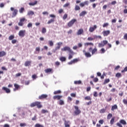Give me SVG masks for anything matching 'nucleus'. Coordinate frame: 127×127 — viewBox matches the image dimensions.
Masks as SVG:
<instances>
[{"mask_svg": "<svg viewBox=\"0 0 127 127\" xmlns=\"http://www.w3.org/2000/svg\"><path fill=\"white\" fill-rule=\"evenodd\" d=\"M27 14L28 15H33V14H34V12H33V11H29V12H28Z\"/></svg>", "mask_w": 127, "mask_h": 127, "instance_id": "a19ab883", "label": "nucleus"}, {"mask_svg": "<svg viewBox=\"0 0 127 127\" xmlns=\"http://www.w3.org/2000/svg\"><path fill=\"white\" fill-rule=\"evenodd\" d=\"M62 51H68L69 53H71L72 55H75V53L71 50V48L69 47H64L63 49H62Z\"/></svg>", "mask_w": 127, "mask_h": 127, "instance_id": "f03ea898", "label": "nucleus"}, {"mask_svg": "<svg viewBox=\"0 0 127 127\" xmlns=\"http://www.w3.org/2000/svg\"><path fill=\"white\" fill-rule=\"evenodd\" d=\"M127 66L125 67L124 70L121 71L122 73H125V72H127Z\"/></svg>", "mask_w": 127, "mask_h": 127, "instance_id": "4d7b16f0", "label": "nucleus"}, {"mask_svg": "<svg viewBox=\"0 0 127 127\" xmlns=\"http://www.w3.org/2000/svg\"><path fill=\"white\" fill-rule=\"evenodd\" d=\"M59 105H60V106H63V105H64V101H63L62 100H60L59 101Z\"/></svg>", "mask_w": 127, "mask_h": 127, "instance_id": "58836bf2", "label": "nucleus"}, {"mask_svg": "<svg viewBox=\"0 0 127 127\" xmlns=\"http://www.w3.org/2000/svg\"><path fill=\"white\" fill-rule=\"evenodd\" d=\"M45 73H53L52 68H47L45 70Z\"/></svg>", "mask_w": 127, "mask_h": 127, "instance_id": "412c9836", "label": "nucleus"}, {"mask_svg": "<svg viewBox=\"0 0 127 127\" xmlns=\"http://www.w3.org/2000/svg\"><path fill=\"white\" fill-rule=\"evenodd\" d=\"M114 110H118V105L116 104L113 105L111 108V111H114Z\"/></svg>", "mask_w": 127, "mask_h": 127, "instance_id": "b1692460", "label": "nucleus"}, {"mask_svg": "<svg viewBox=\"0 0 127 127\" xmlns=\"http://www.w3.org/2000/svg\"><path fill=\"white\" fill-rule=\"evenodd\" d=\"M19 11L20 13H23V11H24V7H21L19 10Z\"/></svg>", "mask_w": 127, "mask_h": 127, "instance_id": "37998d69", "label": "nucleus"}, {"mask_svg": "<svg viewBox=\"0 0 127 127\" xmlns=\"http://www.w3.org/2000/svg\"><path fill=\"white\" fill-rule=\"evenodd\" d=\"M98 51V49H97L96 48L93 49L92 51V55H94V53H96Z\"/></svg>", "mask_w": 127, "mask_h": 127, "instance_id": "c756f323", "label": "nucleus"}, {"mask_svg": "<svg viewBox=\"0 0 127 127\" xmlns=\"http://www.w3.org/2000/svg\"><path fill=\"white\" fill-rule=\"evenodd\" d=\"M100 113L101 114H104V113H106V109H102L100 110Z\"/></svg>", "mask_w": 127, "mask_h": 127, "instance_id": "de8ad7c7", "label": "nucleus"}, {"mask_svg": "<svg viewBox=\"0 0 127 127\" xmlns=\"http://www.w3.org/2000/svg\"><path fill=\"white\" fill-rule=\"evenodd\" d=\"M10 10L12 12V17H14L16 16V15L17 14V13L18 12V10L17 9H14V8L11 7L10 8Z\"/></svg>", "mask_w": 127, "mask_h": 127, "instance_id": "423d86ee", "label": "nucleus"}, {"mask_svg": "<svg viewBox=\"0 0 127 127\" xmlns=\"http://www.w3.org/2000/svg\"><path fill=\"white\" fill-rule=\"evenodd\" d=\"M14 87H15V88L13 89L14 92H15V91H17L19 89H20V86L16 83L14 84Z\"/></svg>", "mask_w": 127, "mask_h": 127, "instance_id": "f3484780", "label": "nucleus"}, {"mask_svg": "<svg viewBox=\"0 0 127 127\" xmlns=\"http://www.w3.org/2000/svg\"><path fill=\"white\" fill-rule=\"evenodd\" d=\"M18 35L20 37H23L25 35V30H20L18 33Z\"/></svg>", "mask_w": 127, "mask_h": 127, "instance_id": "9d476101", "label": "nucleus"}, {"mask_svg": "<svg viewBox=\"0 0 127 127\" xmlns=\"http://www.w3.org/2000/svg\"><path fill=\"white\" fill-rule=\"evenodd\" d=\"M111 33V31L110 30L104 31L102 32L103 34V36H108Z\"/></svg>", "mask_w": 127, "mask_h": 127, "instance_id": "2eb2a0df", "label": "nucleus"}, {"mask_svg": "<svg viewBox=\"0 0 127 127\" xmlns=\"http://www.w3.org/2000/svg\"><path fill=\"white\" fill-rule=\"evenodd\" d=\"M74 9L76 11H77V10H80V9H81V8H80V6L78 5H76L74 7Z\"/></svg>", "mask_w": 127, "mask_h": 127, "instance_id": "a878e982", "label": "nucleus"}, {"mask_svg": "<svg viewBox=\"0 0 127 127\" xmlns=\"http://www.w3.org/2000/svg\"><path fill=\"white\" fill-rule=\"evenodd\" d=\"M116 77H117V78H121V77H122V73L118 72L116 74Z\"/></svg>", "mask_w": 127, "mask_h": 127, "instance_id": "72a5a7b5", "label": "nucleus"}, {"mask_svg": "<svg viewBox=\"0 0 127 127\" xmlns=\"http://www.w3.org/2000/svg\"><path fill=\"white\" fill-rule=\"evenodd\" d=\"M108 26H109V23H105L103 25V27L105 28V27H108Z\"/></svg>", "mask_w": 127, "mask_h": 127, "instance_id": "09e8293b", "label": "nucleus"}, {"mask_svg": "<svg viewBox=\"0 0 127 127\" xmlns=\"http://www.w3.org/2000/svg\"><path fill=\"white\" fill-rule=\"evenodd\" d=\"M32 79H33L34 80H35V79H36V78H37V76L36 75V74H33L32 76Z\"/></svg>", "mask_w": 127, "mask_h": 127, "instance_id": "e2e57ef3", "label": "nucleus"}, {"mask_svg": "<svg viewBox=\"0 0 127 127\" xmlns=\"http://www.w3.org/2000/svg\"><path fill=\"white\" fill-rule=\"evenodd\" d=\"M31 64V61H28L25 62L24 66H25V67H27L28 66H30Z\"/></svg>", "mask_w": 127, "mask_h": 127, "instance_id": "aec40b11", "label": "nucleus"}, {"mask_svg": "<svg viewBox=\"0 0 127 127\" xmlns=\"http://www.w3.org/2000/svg\"><path fill=\"white\" fill-rule=\"evenodd\" d=\"M69 5H70V3L67 2L65 4H64L63 6L64 7H67V6H69Z\"/></svg>", "mask_w": 127, "mask_h": 127, "instance_id": "3c124183", "label": "nucleus"}, {"mask_svg": "<svg viewBox=\"0 0 127 127\" xmlns=\"http://www.w3.org/2000/svg\"><path fill=\"white\" fill-rule=\"evenodd\" d=\"M79 62V59H74L71 61L70 62L68 63V65H72V64H75V63H77V62Z\"/></svg>", "mask_w": 127, "mask_h": 127, "instance_id": "1a4fd4ad", "label": "nucleus"}, {"mask_svg": "<svg viewBox=\"0 0 127 127\" xmlns=\"http://www.w3.org/2000/svg\"><path fill=\"white\" fill-rule=\"evenodd\" d=\"M73 55H72L71 53H69V54L68 55L69 60H70V59H72V58H73Z\"/></svg>", "mask_w": 127, "mask_h": 127, "instance_id": "a18cd8bd", "label": "nucleus"}, {"mask_svg": "<svg viewBox=\"0 0 127 127\" xmlns=\"http://www.w3.org/2000/svg\"><path fill=\"white\" fill-rule=\"evenodd\" d=\"M54 21H55L54 19H51L48 21V24H50V23H52V22H54Z\"/></svg>", "mask_w": 127, "mask_h": 127, "instance_id": "e433bc0d", "label": "nucleus"}, {"mask_svg": "<svg viewBox=\"0 0 127 127\" xmlns=\"http://www.w3.org/2000/svg\"><path fill=\"white\" fill-rule=\"evenodd\" d=\"M70 96H71V97H72L73 98H75L76 93H71Z\"/></svg>", "mask_w": 127, "mask_h": 127, "instance_id": "69168bd1", "label": "nucleus"}, {"mask_svg": "<svg viewBox=\"0 0 127 127\" xmlns=\"http://www.w3.org/2000/svg\"><path fill=\"white\" fill-rule=\"evenodd\" d=\"M75 111H74V114L75 115V116H78L81 114V110L79 109V107L77 106H74Z\"/></svg>", "mask_w": 127, "mask_h": 127, "instance_id": "20e7f679", "label": "nucleus"}, {"mask_svg": "<svg viewBox=\"0 0 127 127\" xmlns=\"http://www.w3.org/2000/svg\"><path fill=\"white\" fill-rule=\"evenodd\" d=\"M42 33H46V28H43L42 30Z\"/></svg>", "mask_w": 127, "mask_h": 127, "instance_id": "603ef678", "label": "nucleus"}, {"mask_svg": "<svg viewBox=\"0 0 127 127\" xmlns=\"http://www.w3.org/2000/svg\"><path fill=\"white\" fill-rule=\"evenodd\" d=\"M83 3H84V5H89V1L88 0H85Z\"/></svg>", "mask_w": 127, "mask_h": 127, "instance_id": "bf43d9fd", "label": "nucleus"}, {"mask_svg": "<svg viewBox=\"0 0 127 127\" xmlns=\"http://www.w3.org/2000/svg\"><path fill=\"white\" fill-rule=\"evenodd\" d=\"M110 82V79H106L104 80V82L103 83L104 85H106V84H108V83Z\"/></svg>", "mask_w": 127, "mask_h": 127, "instance_id": "2f4dec72", "label": "nucleus"}, {"mask_svg": "<svg viewBox=\"0 0 127 127\" xmlns=\"http://www.w3.org/2000/svg\"><path fill=\"white\" fill-rule=\"evenodd\" d=\"M14 38V35H11L8 37L9 40H13Z\"/></svg>", "mask_w": 127, "mask_h": 127, "instance_id": "f704fd0d", "label": "nucleus"}, {"mask_svg": "<svg viewBox=\"0 0 127 127\" xmlns=\"http://www.w3.org/2000/svg\"><path fill=\"white\" fill-rule=\"evenodd\" d=\"M113 117V114L110 113L107 116V120H111V119Z\"/></svg>", "mask_w": 127, "mask_h": 127, "instance_id": "7c9ffc66", "label": "nucleus"}, {"mask_svg": "<svg viewBox=\"0 0 127 127\" xmlns=\"http://www.w3.org/2000/svg\"><path fill=\"white\" fill-rule=\"evenodd\" d=\"M98 38V36L97 35H93V37H89L87 38V40L88 41H93V40H95V39H97Z\"/></svg>", "mask_w": 127, "mask_h": 127, "instance_id": "9b49d317", "label": "nucleus"}, {"mask_svg": "<svg viewBox=\"0 0 127 127\" xmlns=\"http://www.w3.org/2000/svg\"><path fill=\"white\" fill-rule=\"evenodd\" d=\"M63 43L62 42H59L57 44V45L58 46L56 47L55 50V51H57V50H59L60 49V47H61V45H62Z\"/></svg>", "mask_w": 127, "mask_h": 127, "instance_id": "ddd939ff", "label": "nucleus"}, {"mask_svg": "<svg viewBox=\"0 0 127 127\" xmlns=\"http://www.w3.org/2000/svg\"><path fill=\"white\" fill-rule=\"evenodd\" d=\"M99 81V79L97 77H95L93 79V82L97 83Z\"/></svg>", "mask_w": 127, "mask_h": 127, "instance_id": "680f3d73", "label": "nucleus"}, {"mask_svg": "<svg viewBox=\"0 0 127 127\" xmlns=\"http://www.w3.org/2000/svg\"><path fill=\"white\" fill-rule=\"evenodd\" d=\"M27 27H28V28H29L30 27H32V23H29L27 25Z\"/></svg>", "mask_w": 127, "mask_h": 127, "instance_id": "0e129e2a", "label": "nucleus"}, {"mask_svg": "<svg viewBox=\"0 0 127 127\" xmlns=\"http://www.w3.org/2000/svg\"><path fill=\"white\" fill-rule=\"evenodd\" d=\"M100 52L101 54H103L106 52V50H105V49L102 48L100 50Z\"/></svg>", "mask_w": 127, "mask_h": 127, "instance_id": "8fccbe9b", "label": "nucleus"}, {"mask_svg": "<svg viewBox=\"0 0 127 127\" xmlns=\"http://www.w3.org/2000/svg\"><path fill=\"white\" fill-rule=\"evenodd\" d=\"M93 96L94 97H98V92H97V91H94L93 92Z\"/></svg>", "mask_w": 127, "mask_h": 127, "instance_id": "052dcab7", "label": "nucleus"}, {"mask_svg": "<svg viewBox=\"0 0 127 127\" xmlns=\"http://www.w3.org/2000/svg\"><path fill=\"white\" fill-rule=\"evenodd\" d=\"M104 46H105V44H103L102 42L98 44V47H104Z\"/></svg>", "mask_w": 127, "mask_h": 127, "instance_id": "79ce46f5", "label": "nucleus"}, {"mask_svg": "<svg viewBox=\"0 0 127 127\" xmlns=\"http://www.w3.org/2000/svg\"><path fill=\"white\" fill-rule=\"evenodd\" d=\"M83 33L84 30L83 29H79L76 32L77 35H81V34H83Z\"/></svg>", "mask_w": 127, "mask_h": 127, "instance_id": "dca6fc26", "label": "nucleus"}, {"mask_svg": "<svg viewBox=\"0 0 127 127\" xmlns=\"http://www.w3.org/2000/svg\"><path fill=\"white\" fill-rule=\"evenodd\" d=\"M84 45L86 46H89V45H91V46H94V44L93 43H86Z\"/></svg>", "mask_w": 127, "mask_h": 127, "instance_id": "c9c22d12", "label": "nucleus"}, {"mask_svg": "<svg viewBox=\"0 0 127 127\" xmlns=\"http://www.w3.org/2000/svg\"><path fill=\"white\" fill-rule=\"evenodd\" d=\"M35 127H44V126H43V125H41L39 124H36L35 125Z\"/></svg>", "mask_w": 127, "mask_h": 127, "instance_id": "49530a36", "label": "nucleus"}, {"mask_svg": "<svg viewBox=\"0 0 127 127\" xmlns=\"http://www.w3.org/2000/svg\"><path fill=\"white\" fill-rule=\"evenodd\" d=\"M124 39L125 40H127V33H126L124 36Z\"/></svg>", "mask_w": 127, "mask_h": 127, "instance_id": "338daca9", "label": "nucleus"}, {"mask_svg": "<svg viewBox=\"0 0 127 127\" xmlns=\"http://www.w3.org/2000/svg\"><path fill=\"white\" fill-rule=\"evenodd\" d=\"M126 126L127 125V122L125 120H121L119 122L117 123L116 125L119 127H123V125Z\"/></svg>", "mask_w": 127, "mask_h": 127, "instance_id": "7ed1b4c3", "label": "nucleus"}, {"mask_svg": "<svg viewBox=\"0 0 127 127\" xmlns=\"http://www.w3.org/2000/svg\"><path fill=\"white\" fill-rule=\"evenodd\" d=\"M6 55V53L4 51L0 52V57H3V56H5Z\"/></svg>", "mask_w": 127, "mask_h": 127, "instance_id": "4be33fe9", "label": "nucleus"}, {"mask_svg": "<svg viewBox=\"0 0 127 127\" xmlns=\"http://www.w3.org/2000/svg\"><path fill=\"white\" fill-rule=\"evenodd\" d=\"M30 107H31V108H33V107H37L38 109H41V108H42V105H41V102L36 101L30 104Z\"/></svg>", "mask_w": 127, "mask_h": 127, "instance_id": "f257e3e1", "label": "nucleus"}, {"mask_svg": "<svg viewBox=\"0 0 127 127\" xmlns=\"http://www.w3.org/2000/svg\"><path fill=\"white\" fill-rule=\"evenodd\" d=\"M87 13V11H82L79 13V16H85V15Z\"/></svg>", "mask_w": 127, "mask_h": 127, "instance_id": "5701e85b", "label": "nucleus"}, {"mask_svg": "<svg viewBox=\"0 0 127 127\" xmlns=\"http://www.w3.org/2000/svg\"><path fill=\"white\" fill-rule=\"evenodd\" d=\"M29 4L32 6L35 5V4H37V1L36 0L34 2H30Z\"/></svg>", "mask_w": 127, "mask_h": 127, "instance_id": "c85d7f7f", "label": "nucleus"}, {"mask_svg": "<svg viewBox=\"0 0 127 127\" xmlns=\"http://www.w3.org/2000/svg\"><path fill=\"white\" fill-rule=\"evenodd\" d=\"M48 97L47 94H42L41 95L39 96V100H43L44 99H46Z\"/></svg>", "mask_w": 127, "mask_h": 127, "instance_id": "4468645a", "label": "nucleus"}, {"mask_svg": "<svg viewBox=\"0 0 127 127\" xmlns=\"http://www.w3.org/2000/svg\"><path fill=\"white\" fill-rule=\"evenodd\" d=\"M36 51H37V52H38V53H39V52H40V47H36Z\"/></svg>", "mask_w": 127, "mask_h": 127, "instance_id": "6e6d98bb", "label": "nucleus"}, {"mask_svg": "<svg viewBox=\"0 0 127 127\" xmlns=\"http://www.w3.org/2000/svg\"><path fill=\"white\" fill-rule=\"evenodd\" d=\"M85 55L86 57H87V58L91 57V56H92V55H91V54H90V53H85Z\"/></svg>", "mask_w": 127, "mask_h": 127, "instance_id": "ea45409f", "label": "nucleus"}, {"mask_svg": "<svg viewBox=\"0 0 127 127\" xmlns=\"http://www.w3.org/2000/svg\"><path fill=\"white\" fill-rule=\"evenodd\" d=\"M77 21V19H71L68 23H67V26H68V27H71V26H72L73 24H74V23L75 22H76Z\"/></svg>", "mask_w": 127, "mask_h": 127, "instance_id": "0eeeda50", "label": "nucleus"}, {"mask_svg": "<svg viewBox=\"0 0 127 127\" xmlns=\"http://www.w3.org/2000/svg\"><path fill=\"white\" fill-rule=\"evenodd\" d=\"M49 44L50 46H53V45H54L53 42L52 41H49Z\"/></svg>", "mask_w": 127, "mask_h": 127, "instance_id": "864d4df0", "label": "nucleus"}, {"mask_svg": "<svg viewBox=\"0 0 127 127\" xmlns=\"http://www.w3.org/2000/svg\"><path fill=\"white\" fill-rule=\"evenodd\" d=\"M20 127H26V123H20Z\"/></svg>", "mask_w": 127, "mask_h": 127, "instance_id": "13d9d810", "label": "nucleus"}, {"mask_svg": "<svg viewBox=\"0 0 127 127\" xmlns=\"http://www.w3.org/2000/svg\"><path fill=\"white\" fill-rule=\"evenodd\" d=\"M63 97L62 95H56L53 97L54 100H60Z\"/></svg>", "mask_w": 127, "mask_h": 127, "instance_id": "6ab92c4d", "label": "nucleus"}, {"mask_svg": "<svg viewBox=\"0 0 127 127\" xmlns=\"http://www.w3.org/2000/svg\"><path fill=\"white\" fill-rule=\"evenodd\" d=\"M60 60L62 62H64L65 61H66V58L64 57H62L60 58Z\"/></svg>", "mask_w": 127, "mask_h": 127, "instance_id": "bb28decb", "label": "nucleus"}, {"mask_svg": "<svg viewBox=\"0 0 127 127\" xmlns=\"http://www.w3.org/2000/svg\"><path fill=\"white\" fill-rule=\"evenodd\" d=\"M67 17H68V14L65 13V14L64 15L63 18V19H64V20H65V19H66L67 18Z\"/></svg>", "mask_w": 127, "mask_h": 127, "instance_id": "c03bdc74", "label": "nucleus"}, {"mask_svg": "<svg viewBox=\"0 0 127 127\" xmlns=\"http://www.w3.org/2000/svg\"><path fill=\"white\" fill-rule=\"evenodd\" d=\"M102 42L103 44H104V46L108 44V41H107V40H103Z\"/></svg>", "mask_w": 127, "mask_h": 127, "instance_id": "5fc2aeb1", "label": "nucleus"}, {"mask_svg": "<svg viewBox=\"0 0 127 127\" xmlns=\"http://www.w3.org/2000/svg\"><path fill=\"white\" fill-rule=\"evenodd\" d=\"M2 90H3V91H5V93H6L7 94L10 93V89L5 87H3L2 88Z\"/></svg>", "mask_w": 127, "mask_h": 127, "instance_id": "a211bd4d", "label": "nucleus"}, {"mask_svg": "<svg viewBox=\"0 0 127 127\" xmlns=\"http://www.w3.org/2000/svg\"><path fill=\"white\" fill-rule=\"evenodd\" d=\"M74 84L75 85H80V84H82V81H81V80L74 81Z\"/></svg>", "mask_w": 127, "mask_h": 127, "instance_id": "393cba45", "label": "nucleus"}, {"mask_svg": "<svg viewBox=\"0 0 127 127\" xmlns=\"http://www.w3.org/2000/svg\"><path fill=\"white\" fill-rule=\"evenodd\" d=\"M27 20L25 18L23 17L20 19L19 22L18 23L19 26H23L24 24V21H27Z\"/></svg>", "mask_w": 127, "mask_h": 127, "instance_id": "39448f33", "label": "nucleus"}, {"mask_svg": "<svg viewBox=\"0 0 127 127\" xmlns=\"http://www.w3.org/2000/svg\"><path fill=\"white\" fill-rule=\"evenodd\" d=\"M97 29V25H94L93 27H90L89 29V32H94Z\"/></svg>", "mask_w": 127, "mask_h": 127, "instance_id": "f8f14e48", "label": "nucleus"}, {"mask_svg": "<svg viewBox=\"0 0 127 127\" xmlns=\"http://www.w3.org/2000/svg\"><path fill=\"white\" fill-rule=\"evenodd\" d=\"M59 94H61V90H57L54 92V95H58Z\"/></svg>", "mask_w": 127, "mask_h": 127, "instance_id": "cd10ccee", "label": "nucleus"}, {"mask_svg": "<svg viewBox=\"0 0 127 127\" xmlns=\"http://www.w3.org/2000/svg\"><path fill=\"white\" fill-rule=\"evenodd\" d=\"M63 121L64 122V125L65 127H70L71 122L69 121H66L65 118L63 119Z\"/></svg>", "mask_w": 127, "mask_h": 127, "instance_id": "6e6552de", "label": "nucleus"}, {"mask_svg": "<svg viewBox=\"0 0 127 127\" xmlns=\"http://www.w3.org/2000/svg\"><path fill=\"white\" fill-rule=\"evenodd\" d=\"M123 102L125 105H127V100L123 99Z\"/></svg>", "mask_w": 127, "mask_h": 127, "instance_id": "774afa93", "label": "nucleus"}, {"mask_svg": "<svg viewBox=\"0 0 127 127\" xmlns=\"http://www.w3.org/2000/svg\"><path fill=\"white\" fill-rule=\"evenodd\" d=\"M84 100L85 101H91V100H92V98H91V97L90 96H86L84 98Z\"/></svg>", "mask_w": 127, "mask_h": 127, "instance_id": "473e14b6", "label": "nucleus"}, {"mask_svg": "<svg viewBox=\"0 0 127 127\" xmlns=\"http://www.w3.org/2000/svg\"><path fill=\"white\" fill-rule=\"evenodd\" d=\"M115 123V117H113L110 121V125H113Z\"/></svg>", "mask_w": 127, "mask_h": 127, "instance_id": "4c0bfd02", "label": "nucleus"}]
</instances>
